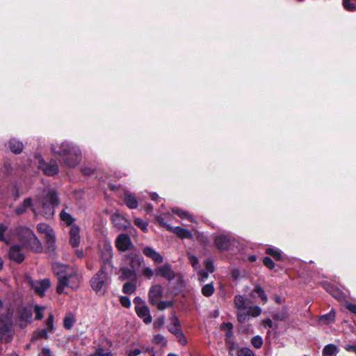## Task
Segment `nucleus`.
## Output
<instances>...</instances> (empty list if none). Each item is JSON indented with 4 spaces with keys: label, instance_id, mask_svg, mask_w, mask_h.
I'll list each match as a JSON object with an SVG mask.
<instances>
[{
    "label": "nucleus",
    "instance_id": "2",
    "mask_svg": "<svg viewBox=\"0 0 356 356\" xmlns=\"http://www.w3.org/2000/svg\"><path fill=\"white\" fill-rule=\"evenodd\" d=\"M52 270L58 282L56 287L58 293H63L66 287L72 289L79 287L81 276L76 267L56 262L52 264Z\"/></svg>",
    "mask_w": 356,
    "mask_h": 356
},
{
    "label": "nucleus",
    "instance_id": "26",
    "mask_svg": "<svg viewBox=\"0 0 356 356\" xmlns=\"http://www.w3.org/2000/svg\"><path fill=\"white\" fill-rule=\"evenodd\" d=\"M335 312L332 309L329 313L321 316L319 322L322 324L329 325L335 321Z\"/></svg>",
    "mask_w": 356,
    "mask_h": 356
},
{
    "label": "nucleus",
    "instance_id": "16",
    "mask_svg": "<svg viewBox=\"0 0 356 356\" xmlns=\"http://www.w3.org/2000/svg\"><path fill=\"white\" fill-rule=\"evenodd\" d=\"M232 238L227 235H219L214 239V243L216 248L220 250H228L231 244Z\"/></svg>",
    "mask_w": 356,
    "mask_h": 356
},
{
    "label": "nucleus",
    "instance_id": "30",
    "mask_svg": "<svg viewBox=\"0 0 356 356\" xmlns=\"http://www.w3.org/2000/svg\"><path fill=\"white\" fill-rule=\"evenodd\" d=\"M338 348L334 344L330 343L325 346L323 350V356H336Z\"/></svg>",
    "mask_w": 356,
    "mask_h": 356
},
{
    "label": "nucleus",
    "instance_id": "15",
    "mask_svg": "<svg viewBox=\"0 0 356 356\" xmlns=\"http://www.w3.org/2000/svg\"><path fill=\"white\" fill-rule=\"evenodd\" d=\"M50 286V281L48 279H44L39 281H35L32 283V287L34 291L38 296L42 297L44 296L45 291Z\"/></svg>",
    "mask_w": 356,
    "mask_h": 356
},
{
    "label": "nucleus",
    "instance_id": "62",
    "mask_svg": "<svg viewBox=\"0 0 356 356\" xmlns=\"http://www.w3.org/2000/svg\"><path fill=\"white\" fill-rule=\"evenodd\" d=\"M154 348L150 346H143L142 347V353H153Z\"/></svg>",
    "mask_w": 356,
    "mask_h": 356
},
{
    "label": "nucleus",
    "instance_id": "57",
    "mask_svg": "<svg viewBox=\"0 0 356 356\" xmlns=\"http://www.w3.org/2000/svg\"><path fill=\"white\" fill-rule=\"evenodd\" d=\"M120 302V304L126 308H129L131 307V300L127 296H121Z\"/></svg>",
    "mask_w": 356,
    "mask_h": 356
},
{
    "label": "nucleus",
    "instance_id": "32",
    "mask_svg": "<svg viewBox=\"0 0 356 356\" xmlns=\"http://www.w3.org/2000/svg\"><path fill=\"white\" fill-rule=\"evenodd\" d=\"M214 291L215 288L213 282L203 285L201 289L202 294L205 297L211 296Z\"/></svg>",
    "mask_w": 356,
    "mask_h": 356
},
{
    "label": "nucleus",
    "instance_id": "53",
    "mask_svg": "<svg viewBox=\"0 0 356 356\" xmlns=\"http://www.w3.org/2000/svg\"><path fill=\"white\" fill-rule=\"evenodd\" d=\"M157 307V309L159 310H164L168 307L172 305V303L168 301H158V303L155 305Z\"/></svg>",
    "mask_w": 356,
    "mask_h": 356
},
{
    "label": "nucleus",
    "instance_id": "38",
    "mask_svg": "<svg viewBox=\"0 0 356 356\" xmlns=\"http://www.w3.org/2000/svg\"><path fill=\"white\" fill-rule=\"evenodd\" d=\"M266 253L273 257L277 261H280L282 259L281 252L278 250L272 248H268L266 250Z\"/></svg>",
    "mask_w": 356,
    "mask_h": 356
},
{
    "label": "nucleus",
    "instance_id": "39",
    "mask_svg": "<svg viewBox=\"0 0 356 356\" xmlns=\"http://www.w3.org/2000/svg\"><path fill=\"white\" fill-rule=\"evenodd\" d=\"M75 320L72 314L66 316L63 321V326L66 330H70L74 323Z\"/></svg>",
    "mask_w": 356,
    "mask_h": 356
},
{
    "label": "nucleus",
    "instance_id": "24",
    "mask_svg": "<svg viewBox=\"0 0 356 356\" xmlns=\"http://www.w3.org/2000/svg\"><path fill=\"white\" fill-rule=\"evenodd\" d=\"M23 143L15 139L9 140L8 147L15 154H19L23 149Z\"/></svg>",
    "mask_w": 356,
    "mask_h": 356
},
{
    "label": "nucleus",
    "instance_id": "49",
    "mask_svg": "<svg viewBox=\"0 0 356 356\" xmlns=\"http://www.w3.org/2000/svg\"><path fill=\"white\" fill-rule=\"evenodd\" d=\"M343 7L349 11L356 10V5L350 1V0H343Z\"/></svg>",
    "mask_w": 356,
    "mask_h": 356
},
{
    "label": "nucleus",
    "instance_id": "42",
    "mask_svg": "<svg viewBox=\"0 0 356 356\" xmlns=\"http://www.w3.org/2000/svg\"><path fill=\"white\" fill-rule=\"evenodd\" d=\"M254 292L261 299L264 303L268 301V298L265 293L264 290L259 285H257L254 289Z\"/></svg>",
    "mask_w": 356,
    "mask_h": 356
},
{
    "label": "nucleus",
    "instance_id": "23",
    "mask_svg": "<svg viewBox=\"0 0 356 356\" xmlns=\"http://www.w3.org/2000/svg\"><path fill=\"white\" fill-rule=\"evenodd\" d=\"M125 204L131 209H136L138 206V202L134 194L130 192H126L124 197Z\"/></svg>",
    "mask_w": 356,
    "mask_h": 356
},
{
    "label": "nucleus",
    "instance_id": "59",
    "mask_svg": "<svg viewBox=\"0 0 356 356\" xmlns=\"http://www.w3.org/2000/svg\"><path fill=\"white\" fill-rule=\"evenodd\" d=\"M346 308L353 314H356V305L353 303H348Z\"/></svg>",
    "mask_w": 356,
    "mask_h": 356
},
{
    "label": "nucleus",
    "instance_id": "5",
    "mask_svg": "<svg viewBox=\"0 0 356 356\" xmlns=\"http://www.w3.org/2000/svg\"><path fill=\"white\" fill-rule=\"evenodd\" d=\"M60 203L56 193L54 191H49L44 197H37L36 204L41 207L40 213L47 218H51L54 215L55 207Z\"/></svg>",
    "mask_w": 356,
    "mask_h": 356
},
{
    "label": "nucleus",
    "instance_id": "64",
    "mask_svg": "<svg viewBox=\"0 0 356 356\" xmlns=\"http://www.w3.org/2000/svg\"><path fill=\"white\" fill-rule=\"evenodd\" d=\"M42 353L44 354V356H51L50 350L48 348H43Z\"/></svg>",
    "mask_w": 356,
    "mask_h": 356
},
{
    "label": "nucleus",
    "instance_id": "7",
    "mask_svg": "<svg viewBox=\"0 0 356 356\" xmlns=\"http://www.w3.org/2000/svg\"><path fill=\"white\" fill-rule=\"evenodd\" d=\"M54 332V317L50 314L44 322V327L36 330L31 337V341H38L49 339V334Z\"/></svg>",
    "mask_w": 356,
    "mask_h": 356
},
{
    "label": "nucleus",
    "instance_id": "8",
    "mask_svg": "<svg viewBox=\"0 0 356 356\" xmlns=\"http://www.w3.org/2000/svg\"><path fill=\"white\" fill-rule=\"evenodd\" d=\"M135 305V311L138 316L145 323L149 324L152 322V318L150 315V311L145 302L139 296H136L134 299Z\"/></svg>",
    "mask_w": 356,
    "mask_h": 356
},
{
    "label": "nucleus",
    "instance_id": "47",
    "mask_svg": "<svg viewBox=\"0 0 356 356\" xmlns=\"http://www.w3.org/2000/svg\"><path fill=\"white\" fill-rule=\"evenodd\" d=\"M188 258L190 264L192 265V266L193 267L194 269H197L199 268V266H200L199 259L196 256H195L192 254H188Z\"/></svg>",
    "mask_w": 356,
    "mask_h": 356
},
{
    "label": "nucleus",
    "instance_id": "18",
    "mask_svg": "<svg viewBox=\"0 0 356 356\" xmlns=\"http://www.w3.org/2000/svg\"><path fill=\"white\" fill-rule=\"evenodd\" d=\"M143 253L155 263H162L163 261V258L161 254L151 247H145L143 250Z\"/></svg>",
    "mask_w": 356,
    "mask_h": 356
},
{
    "label": "nucleus",
    "instance_id": "34",
    "mask_svg": "<svg viewBox=\"0 0 356 356\" xmlns=\"http://www.w3.org/2000/svg\"><path fill=\"white\" fill-rule=\"evenodd\" d=\"M223 326L227 328L225 334V342L229 341H235L234 332H233V325L232 323H226L223 324Z\"/></svg>",
    "mask_w": 356,
    "mask_h": 356
},
{
    "label": "nucleus",
    "instance_id": "54",
    "mask_svg": "<svg viewBox=\"0 0 356 356\" xmlns=\"http://www.w3.org/2000/svg\"><path fill=\"white\" fill-rule=\"evenodd\" d=\"M168 331L172 334L175 335L179 332H181V325H168Z\"/></svg>",
    "mask_w": 356,
    "mask_h": 356
},
{
    "label": "nucleus",
    "instance_id": "28",
    "mask_svg": "<svg viewBox=\"0 0 356 356\" xmlns=\"http://www.w3.org/2000/svg\"><path fill=\"white\" fill-rule=\"evenodd\" d=\"M112 221L114 225L119 229L126 228L125 218L118 213H115L112 216Z\"/></svg>",
    "mask_w": 356,
    "mask_h": 356
},
{
    "label": "nucleus",
    "instance_id": "29",
    "mask_svg": "<svg viewBox=\"0 0 356 356\" xmlns=\"http://www.w3.org/2000/svg\"><path fill=\"white\" fill-rule=\"evenodd\" d=\"M127 259L129 261V268H135L139 266L141 263L143 259L138 255L130 254L127 256Z\"/></svg>",
    "mask_w": 356,
    "mask_h": 356
},
{
    "label": "nucleus",
    "instance_id": "46",
    "mask_svg": "<svg viewBox=\"0 0 356 356\" xmlns=\"http://www.w3.org/2000/svg\"><path fill=\"white\" fill-rule=\"evenodd\" d=\"M89 356H113V354L110 351H105L102 348H98L95 352L90 354Z\"/></svg>",
    "mask_w": 356,
    "mask_h": 356
},
{
    "label": "nucleus",
    "instance_id": "56",
    "mask_svg": "<svg viewBox=\"0 0 356 356\" xmlns=\"http://www.w3.org/2000/svg\"><path fill=\"white\" fill-rule=\"evenodd\" d=\"M226 346H227V349L229 351V353H231V351H234L236 348H238V344L236 343L235 341H229L227 342H225Z\"/></svg>",
    "mask_w": 356,
    "mask_h": 356
},
{
    "label": "nucleus",
    "instance_id": "41",
    "mask_svg": "<svg viewBox=\"0 0 356 356\" xmlns=\"http://www.w3.org/2000/svg\"><path fill=\"white\" fill-rule=\"evenodd\" d=\"M264 343L263 339L261 336L257 335L252 338L251 344L257 349H259L262 347Z\"/></svg>",
    "mask_w": 356,
    "mask_h": 356
},
{
    "label": "nucleus",
    "instance_id": "37",
    "mask_svg": "<svg viewBox=\"0 0 356 356\" xmlns=\"http://www.w3.org/2000/svg\"><path fill=\"white\" fill-rule=\"evenodd\" d=\"M152 342L158 345H161V346L163 347L167 346L166 339L162 334H160L154 335L152 339Z\"/></svg>",
    "mask_w": 356,
    "mask_h": 356
},
{
    "label": "nucleus",
    "instance_id": "21",
    "mask_svg": "<svg viewBox=\"0 0 356 356\" xmlns=\"http://www.w3.org/2000/svg\"><path fill=\"white\" fill-rule=\"evenodd\" d=\"M168 230L176 234L179 237L181 238H192L193 234L191 232L187 229L182 228L181 227H173L170 225H166Z\"/></svg>",
    "mask_w": 356,
    "mask_h": 356
},
{
    "label": "nucleus",
    "instance_id": "45",
    "mask_svg": "<svg viewBox=\"0 0 356 356\" xmlns=\"http://www.w3.org/2000/svg\"><path fill=\"white\" fill-rule=\"evenodd\" d=\"M142 275L147 279L150 280L155 275V269L152 270L150 267L145 266L142 270Z\"/></svg>",
    "mask_w": 356,
    "mask_h": 356
},
{
    "label": "nucleus",
    "instance_id": "12",
    "mask_svg": "<svg viewBox=\"0 0 356 356\" xmlns=\"http://www.w3.org/2000/svg\"><path fill=\"white\" fill-rule=\"evenodd\" d=\"M17 312L19 315L21 327H25L28 323L31 322L33 316V308L31 306L19 307Z\"/></svg>",
    "mask_w": 356,
    "mask_h": 356
},
{
    "label": "nucleus",
    "instance_id": "1",
    "mask_svg": "<svg viewBox=\"0 0 356 356\" xmlns=\"http://www.w3.org/2000/svg\"><path fill=\"white\" fill-rule=\"evenodd\" d=\"M0 241L10 244L14 241L22 243L35 252H41L42 245L33 232L26 227H16L9 229L4 223H0Z\"/></svg>",
    "mask_w": 356,
    "mask_h": 356
},
{
    "label": "nucleus",
    "instance_id": "50",
    "mask_svg": "<svg viewBox=\"0 0 356 356\" xmlns=\"http://www.w3.org/2000/svg\"><path fill=\"white\" fill-rule=\"evenodd\" d=\"M204 266L206 270L209 272L210 273H213L215 270L213 262L211 259H207L204 261Z\"/></svg>",
    "mask_w": 356,
    "mask_h": 356
},
{
    "label": "nucleus",
    "instance_id": "48",
    "mask_svg": "<svg viewBox=\"0 0 356 356\" xmlns=\"http://www.w3.org/2000/svg\"><path fill=\"white\" fill-rule=\"evenodd\" d=\"M44 310V307H41L39 305H35L34 308V311L35 313V319L41 320L43 318V312Z\"/></svg>",
    "mask_w": 356,
    "mask_h": 356
},
{
    "label": "nucleus",
    "instance_id": "25",
    "mask_svg": "<svg viewBox=\"0 0 356 356\" xmlns=\"http://www.w3.org/2000/svg\"><path fill=\"white\" fill-rule=\"evenodd\" d=\"M13 168L8 161L4 162L0 167V178L4 179L12 175Z\"/></svg>",
    "mask_w": 356,
    "mask_h": 356
},
{
    "label": "nucleus",
    "instance_id": "4",
    "mask_svg": "<svg viewBox=\"0 0 356 356\" xmlns=\"http://www.w3.org/2000/svg\"><path fill=\"white\" fill-rule=\"evenodd\" d=\"M234 305L236 307L237 319L241 323L250 320V317L256 318L261 314L259 306L252 305L251 301L241 295L234 297Z\"/></svg>",
    "mask_w": 356,
    "mask_h": 356
},
{
    "label": "nucleus",
    "instance_id": "6",
    "mask_svg": "<svg viewBox=\"0 0 356 356\" xmlns=\"http://www.w3.org/2000/svg\"><path fill=\"white\" fill-rule=\"evenodd\" d=\"M111 278L105 265H102L100 270L92 277L90 285L96 294L102 296L105 294L110 284Z\"/></svg>",
    "mask_w": 356,
    "mask_h": 356
},
{
    "label": "nucleus",
    "instance_id": "43",
    "mask_svg": "<svg viewBox=\"0 0 356 356\" xmlns=\"http://www.w3.org/2000/svg\"><path fill=\"white\" fill-rule=\"evenodd\" d=\"M236 353L237 356H255L254 352L247 347L238 348Z\"/></svg>",
    "mask_w": 356,
    "mask_h": 356
},
{
    "label": "nucleus",
    "instance_id": "27",
    "mask_svg": "<svg viewBox=\"0 0 356 356\" xmlns=\"http://www.w3.org/2000/svg\"><path fill=\"white\" fill-rule=\"evenodd\" d=\"M32 206V200L31 198H26L22 204L18 205L15 209V212L18 215H22L25 213L27 209Z\"/></svg>",
    "mask_w": 356,
    "mask_h": 356
},
{
    "label": "nucleus",
    "instance_id": "40",
    "mask_svg": "<svg viewBox=\"0 0 356 356\" xmlns=\"http://www.w3.org/2000/svg\"><path fill=\"white\" fill-rule=\"evenodd\" d=\"M134 224L145 232L148 231V223L140 218H134Z\"/></svg>",
    "mask_w": 356,
    "mask_h": 356
},
{
    "label": "nucleus",
    "instance_id": "55",
    "mask_svg": "<svg viewBox=\"0 0 356 356\" xmlns=\"http://www.w3.org/2000/svg\"><path fill=\"white\" fill-rule=\"evenodd\" d=\"M263 263L269 269H273L275 268V263L273 262V261L271 259V258L268 257H265L264 259H263Z\"/></svg>",
    "mask_w": 356,
    "mask_h": 356
},
{
    "label": "nucleus",
    "instance_id": "14",
    "mask_svg": "<svg viewBox=\"0 0 356 356\" xmlns=\"http://www.w3.org/2000/svg\"><path fill=\"white\" fill-rule=\"evenodd\" d=\"M40 168L48 176H53L58 172V165L55 161L45 163L43 160L40 161Z\"/></svg>",
    "mask_w": 356,
    "mask_h": 356
},
{
    "label": "nucleus",
    "instance_id": "52",
    "mask_svg": "<svg viewBox=\"0 0 356 356\" xmlns=\"http://www.w3.org/2000/svg\"><path fill=\"white\" fill-rule=\"evenodd\" d=\"M175 336L176 337V338L177 339L178 342L181 345L186 346L187 344V339H186V337L182 331L179 332L178 334H175Z\"/></svg>",
    "mask_w": 356,
    "mask_h": 356
},
{
    "label": "nucleus",
    "instance_id": "63",
    "mask_svg": "<svg viewBox=\"0 0 356 356\" xmlns=\"http://www.w3.org/2000/svg\"><path fill=\"white\" fill-rule=\"evenodd\" d=\"M141 353H142V350H140L139 348H135V349L132 350L131 351H130L129 354L134 355V356H138Z\"/></svg>",
    "mask_w": 356,
    "mask_h": 356
},
{
    "label": "nucleus",
    "instance_id": "36",
    "mask_svg": "<svg viewBox=\"0 0 356 356\" xmlns=\"http://www.w3.org/2000/svg\"><path fill=\"white\" fill-rule=\"evenodd\" d=\"M46 242L49 248H54L55 242H56V236L53 229L51 232H49L46 235H44Z\"/></svg>",
    "mask_w": 356,
    "mask_h": 356
},
{
    "label": "nucleus",
    "instance_id": "13",
    "mask_svg": "<svg viewBox=\"0 0 356 356\" xmlns=\"http://www.w3.org/2000/svg\"><path fill=\"white\" fill-rule=\"evenodd\" d=\"M115 246L119 251L124 252L133 247L131 238L126 234H120L116 238Z\"/></svg>",
    "mask_w": 356,
    "mask_h": 356
},
{
    "label": "nucleus",
    "instance_id": "22",
    "mask_svg": "<svg viewBox=\"0 0 356 356\" xmlns=\"http://www.w3.org/2000/svg\"><path fill=\"white\" fill-rule=\"evenodd\" d=\"M80 229L76 225H72L70 230V243L73 247H77L80 243Z\"/></svg>",
    "mask_w": 356,
    "mask_h": 356
},
{
    "label": "nucleus",
    "instance_id": "3",
    "mask_svg": "<svg viewBox=\"0 0 356 356\" xmlns=\"http://www.w3.org/2000/svg\"><path fill=\"white\" fill-rule=\"evenodd\" d=\"M51 149L55 155L59 156L60 162L67 168L76 166L81 159L80 149L67 142H63L59 146L53 145Z\"/></svg>",
    "mask_w": 356,
    "mask_h": 356
},
{
    "label": "nucleus",
    "instance_id": "51",
    "mask_svg": "<svg viewBox=\"0 0 356 356\" xmlns=\"http://www.w3.org/2000/svg\"><path fill=\"white\" fill-rule=\"evenodd\" d=\"M209 272L204 270H200L197 273L198 280L201 282H205L209 277Z\"/></svg>",
    "mask_w": 356,
    "mask_h": 356
},
{
    "label": "nucleus",
    "instance_id": "31",
    "mask_svg": "<svg viewBox=\"0 0 356 356\" xmlns=\"http://www.w3.org/2000/svg\"><path fill=\"white\" fill-rule=\"evenodd\" d=\"M172 212L174 213L177 214V216H179L182 219H187L190 222H193L194 221V218L192 216V215L190 214L186 211H184V210H183L181 209H179V208H174V209H172Z\"/></svg>",
    "mask_w": 356,
    "mask_h": 356
},
{
    "label": "nucleus",
    "instance_id": "33",
    "mask_svg": "<svg viewBox=\"0 0 356 356\" xmlns=\"http://www.w3.org/2000/svg\"><path fill=\"white\" fill-rule=\"evenodd\" d=\"M60 219L68 226L72 225L75 220L72 215L67 213L64 209L60 213Z\"/></svg>",
    "mask_w": 356,
    "mask_h": 356
},
{
    "label": "nucleus",
    "instance_id": "19",
    "mask_svg": "<svg viewBox=\"0 0 356 356\" xmlns=\"http://www.w3.org/2000/svg\"><path fill=\"white\" fill-rule=\"evenodd\" d=\"M121 280H128L132 282H136L137 280V273L135 268H131L128 266L120 268Z\"/></svg>",
    "mask_w": 356,
    "mask_h": 356
},
{
    "label": "nucleus",
    "instance_id": "10",
    "mask_svg": "<svg viewBox=\"0 0 356 356\" xmlns=\"http://www.w3.org/2000/svg\"><path fill=\"white\" fill-rule=\"evenodd\" d=\"M22 248L32 250L30 248L24 246L22 243L13 245L10 248L8 252L9 259L18 264L22 263L25 258L24 254L22 252Z\"/></svg>",
    "mask_w": 356,
    "mask_h": 356
},
{
    "label": "nucleus",
    "instance_id": "61",
    "mask_svg": "<svg viewBox=\"0 0 356 356\" xmlns=\"http://www.w3.org/2000/svg\"><path fill=\"white\" fill-rule=\"evenodd\" d=\"M164 324V318H159L155 323H154V327L156 328H159L161 327Z\"/></svg>",
    "mask_w": 356,
    "mask_h": 356
},
{
    "label": "nucleus",
    "instance_id": "44",
    "mask_svg": "<svg viewBox=\"0 0 356 356\" xmlns=\"http://www.w3.org/2000/svg\"><path fill=\"white\" fill-rule=\"evenodd\" d=\"M52 228L46 223H40L37 225V230L41 234L46 235L49 232H51Z\"/></svg>",
    "mask_w": 356,
    "mask_h": 356
},
{
    "label": "nucleus",
    "instance_id": "35",
    "mask_svg": "<svg viewBox=\"0 0 356 356\" xmlns=\"http://www.w3.org/2000/svg\"><path fill=\"white\" fill-rule=\"evenodd\" d=\"M136 290V282H128L123 285L122 291L123 293L131 295L134 293Z\"/></svg>",
    "mask_w": 356,
    "mask_h": 356
},
{
    "label": "nucleus",
    "instance_id": "20",
    "mask_svg": "<svg viewBox=\"0 0 356 356\" xmlns=\"http://www.w3.org/2000/svg\"><path fill=\"white\" fill-rule=\"evenodd\" d=\"M13 339V332L10 325L3 323L0 325V340L5 343H9Z\"/></svg>",
    "mask_w": 356,
    "mask_h": 356
},
{
    "label": "nucleus",
    "instance_id": "60",
    "mask_svg": "<svg viewBox=\"0 0 356 356\" xmlns=\"http://www.w3.org/2000/svg\"><path fill=\"white\" fill-rule=\"evenodd\" d=\"M181 325L179 320L175 315H173L171 318V322L169 325Z\"/></svg>",
    "mask_w": 356,
    "mask_h": 356
},
{
    "label": "nucleus",
    "instance_id": "11",
    "mask_svg": "<svg viewBox=\"0 0 356 356\" xmlns=\"http://www.w3.org/2000/svg\"><path fill=\"white\" fill-rule=\"evenodd\" d=\"M164 289L160 284L151 286L148 291L149 302L151 305H156L163 297Z\"/></svg>",
    "mask_w": 356,
    "mask_h": 356
},
{
    "label": "nucleus",
    "instance_id": "9",
    "mask_svg": "<svg viewBox=\"0 0 356 356\" xmlns=\"http://www.w3.org/2000/svg\"><path fill=\"white\" fill-rule=\"evenodd\" d=\"M155 275L170 282L177 277V274L173 270L170 264L165 263L155 268Z\"/></svg>",
    "mask_w": 356,
    "mask_h": 356
},
{
    "label": "nucleus",
    "instance_id": "17",
    "mask_svg": "<svg viewBox=\"0 0 356 356\" xmlns=\"http://www.w3.org/2000/svg\"><path fill=\"white\" fill-rule=\"evenodd\" d=\"M113 257V249L110 244L104 245V249L102 250V259L103 260L102 265L106 264V268L111 266V259Z\"/></svg>",
    "mask_w": 356,
    "mask_h": 356
},
{
    "label": "nucleus",
    "instance_id": "58",
    "mask_svg": "<svg viewBox=\"0 0 356 356\" xmlns=\"http://www.w3.org/2000/svg\"><path fill=\"white\" fill-rule=\"evenodd\" d=\"M344 349L348 352H353L356 354V344H347L344 346Z\"/></svg>",
    "mask_w": 356,
    "mask_h": 356
}]
</instances>
